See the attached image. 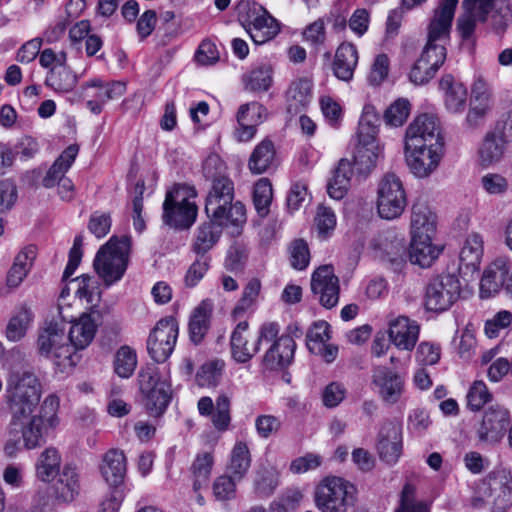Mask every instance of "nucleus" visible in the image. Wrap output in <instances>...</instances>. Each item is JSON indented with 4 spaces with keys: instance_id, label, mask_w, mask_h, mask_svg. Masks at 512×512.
<instances>
[{
    "instance_id": "f257e3e1",
    "label": "nucleus",
    "mask_w": 512,
    "mask_h": 512,
    "mask_svg": "<svg viewBox=\"0 0 512 512\" xmlns=\"http://www.w3.org/2000/svg\"><path fill=\"white\" fill-rule=\"evenodd\" d=\"M42 396V384L31 371L16 372L9 376L2 398V412L9 418L10 433L22 432L24 445L33 449L44 442L47 429L57 424L59 399L48 395L34 414Z\"/></svg>"
},
{
    "instance_id": "f03ea898",
    "label": "nucleus",
    "mask_w": 512,
    "mask_h": 512,
    "mask_svg": "<svg viewBox=\"0 0 512 512\" xmlns=\"http://www.w3.org/2000/svg\"><path fill=\"white\" fill-rule=\"evenodd\" d=\"M459 0H443L428 26L427 43L420 56L421 64H430L438 70L446 59L445 40L449 37L452 20Z\"/></svg>"
},
{
    "instance_id": "7ed1b4c3",
    "label": "nucleus",
    "mask_w": 512,
    "mask_h": 512,
    "mask_svg": "<svg viewBox=\"0 0 512 512\" xmlns=\"http://www.w3.org/2000/svg\"><path fill=\"white\" fill-rule=\"evenodd\" d=\"M234 200V183L229 177H221L211 182L205 202L208 218L230 221L234 226L246 222V209L242 202Z\"/></svg>"
},
{
    "instance_id": "20e7f679",
    "label": "nucleus",
    "mask_w": 512,
    "mask_h": 512,
    "mask_svg": "<svg viewBox=\"0 0 512 512\" xmlns=\"http://www.w3.org/2000/svg\"><path fill=\"white\" fill-rule=\"evenodd\" d=\"M131 238L127 235L112 236L100 247L93 267L106 286L118 282L124 275L130 258Z\"/></svg>"
},
{
    "instance_id": "39448f33",
    "label": "nucleus",
    "mask_w": 512,
    "mask_h": 512,
    "mask_svg": "<svg viewBox=\"0 0 512 512\" xmlns=\"http://www.w3.org/2000/svg\"><path fill=\"white\" fill-rule=\"evenodd\" d=\"M67 341L64 325L52 321L39 330L37 350L41 356L52 360L61 371H65L76 366L80 359Z\"/></svg>"
},
{
    "instance_id": "423d86ee",
    "label": "nucleus",
    "mask_w": 512,
    "mask_h": 512,
    "mask_svg": "<svg viewBox=\"0 0 512 512\" xmlns=\"http://www.w3.org/2000/svg\"><path fill=\"white\" fill-rule=\"evenodd\" d=\"M314 500L321 512H348L357 502V488L344 478L329 476L317 485Z\"/></svg>"
},
{
    "instance_id": "0eeeda50",
    "label": "nucleus",
    "mask_w": 512,
    "mask_h": 512,
    "mask_svg": "<svg viewBox=\"0 0 512 512\" xmlns=\"http://www.w3.org/2000/svg\"><path fill=\"white\" fill-rule=\"evenodd\" d=\"M138 378L145 410L151 417L162 416L171 401L170 384L162 379L158 368L154 365L142 368Z\"/></svg>"
},
{
    "instance_id": "6e6552de",
    "label": "nucleus",
    "mask_w": 512,
    "mask_h": 512,
    "mask_svg": "<svg viewBox=\"0 0 512 512\" xmlns=\"http://www.w3.org/2000/svg\"><path fill=\"white\" fill-rule=\"evenodd\" d=\"M238 10L243 27L256 45H262L278 34L279 26L276 19L261 5L241 1Z\"/></svg>"
},
{
    "instance_id": "1a4fd4ad",
    "label": "nucleus",
    "mask_w": 512,
    "mask_h": 512,
    "mask_svg": "<svg viewBox=\"0 0 512 512\" xmlns=\"http://www.w3.org/2000/svg\"><path fill=\"white\" fill-rule=\"evenodd\" d=\"M460 293L461 284L457 275H436L425 287L424 307L436 313L447 311L458 301Z\"/></svg>"
},
{
    "instance_id": "9d476101",
    "label": "nucleus",
    "mask_w": 512,
    "mask_h": 512,
    "mask_svg": "<svg viewBox=\"0 0 512 512\" xmlns=\"http://www.w3.org/2000/svg\"><path fill=\"white\" fill-rule=\"evenodd\" d=\"M407 205L406 192L400 178L386 173L380 180L377 191V210L383 219L393 220L402 215Z\"/></svg>"
},
{
    "instance_id": "9b49d317",
    "label": "nucleus",
    "mask_w": 512,
    "mask_h": 512,
    "mask_svg": "<svg viewBox=\"0 0 512 512\" xmlns=\"http://www.w3.org/2000/svg\"><path fill=\"white\" fill-rule=\"evenodd\" d=\"M248 327L249 324L247 321L239 322L230 337L232 356L239 363L248 362L259 351V346L263 341H272L279 333V326L277 323H265L259 330V335L255 344L249 347L247 345V337L245 336Z\"/></svg>"
},
{
    "instance_id": "f8f14e48",
    "label": "nucleus",
    "mask_w": 512,
    "mask_h": 512,
    "mask_svg": "<svg viewBox=\"0 0 512 512\" xmlns=\"http://www.w3.org/2000/svg\"><path fill=\"white\" fill-rule=\"evenodd\" d=\"M178 337V323L173 317L159 320L147 339V350L157 363L164 362L172 354Z\"/></svg>"
},
{
    "instance_id": "ddd939ff",
    "label": "nucleus",
    "mask_w": 512,
    "mask_h": 512,
    "mask_svg": "<svg viewBox=\"0 0 512 512\" xmlns=\"http://www.w3.org/2000/svg\"><path fill=\"white\" fill-rule=\"evenodd\" d=\"M480 491L491 494V511L506 512L512 507V474L504 468L491 471L480 481Z\"/></svg>"
},
{
    "instance_id": "4468645a",
    "label": "nucleus",
    "mask_w": 512,
    "mask_h": 512,
    "mask_svg": "<svg viewBox=\"0 0 512 512\" xmlns=\"http://www.w3.org/2000/svg\"><path fill=\"white\" fill-rule=\"evenodd\" d=\"M198 208L194 202L181 195L180 189L169 191L163 203V221L177 228H189L196 220Z\"/></svg>"
},
{
    "instance_id": "2eb2a0df",
    "label": "nucleus",
    "mask_w": 512,
    "mask_h": 512,
    "mask_svg": "<svg viewBox=\"0 0 512 512\" xmlns=\"http://www.w3.org/2000/svg\"><path fill=\"white\" fill-rule=\"evenodd\" d=\"M495 0H463V13L457 19V31L462 43L471 48L475 40L477 23H486Z\"/></svg>"
},
{
    "instance_id": "dca6fc26",
    "label": "nucleus",
    "mask_w": 512,
    "mask_h": 512,
    "mask_svg": "<svg viewBox=\"0 0 512 512\" xmlns=\"http://www.w3.org/2000/svg\"><path fill=\"white\" fill-rule=\"evenodd\" d=\"M311 291L323 307L331 309L337 305L340 286L332 265H322L313 272Z\"/></svg>"
},
{
    "instance_id": "f3484780",
    "label": "nucleus",
    "mask_w": 512,
    "mask_h": 512,
    "mask_svg": "<svg viewBox=\"0 0 512 512\" xmlns=\"http://www.w3.org/2000/svg\"><path fill=\"white\" fill-rule=\"evenodd\" d=\"M443 145L410 147L405 143L406 162L410 171L419 178L429 176L439 165Z\"/></svg>"
},
{
    "instance_id": "a211bd4d",
    "label": "nucleus",
    "mask_w": 512,
    "mask_h": 512,
    "mask_svg": "<svg viewBox=\"0 0 512 512\" xmlns=\"http://www.w3.org/2000/svg\"><path fill=\"white\" fill-rule=\"evenodd\" d=\"M402 426L399 422L385 421L378 432L376 450L381 461L394 465L402 454Z\"/></svg>"
},
{
    "instance_id": "6ab92c4d",
    "label": "nucleus",
    "mask_w": 512,
    "mask_h": 512,
    "mask_svg": "<svg viewBox=\"0 0 512 512\" xmlns=\"http://www.w3.org/2000/svg\"><path fill=\"white\" fill-rule=\"evenodd\" d=\"M405 143L413 148L418 144L430 147L443 145L437 118L429 114L418 116L406 130Z\"/></svg>"
},
{
    "instance_id": "aec40b11",
    "label": "nucleus",
    "mask_w": 512,
    "mask_h": 512,
    "mask_svg": "<svg viewBox=\"0 0 512 512\" xmlns=\"http://www.w3.org/2000/svg\"><path fill=\"white\" fill-rule=\"evenodd\" d=\"M512 264L507 257L496 258L483 272L480 281L481 298H489L506 290Z\"/></svg>"
},
{
    "instance_id": "412c9836",
    "label": "nucleus",
    "mask_w": 512,
    "mask_h": 512,
    "mask_svg": "<svg viewBox=\"0 0 512 512\" xmlns=\"http://www.w3.org/2000/svg\"><path fill=\"white\" fill-rule=\"evenodd\" d=\"M372 385L382 401L388 405L397 403L404 391V379L385 366L373 370Z\"/></svg>"
},
{
    "instance_id": "4be33fe9",
    "label": "nucleus",
    "mask_w": 512,
    "mask_h": 512,
    "mask_svg": "<svg viewBox=\"0 0 512 512\" xmlns=\"http://www.w3.org/2000/svg\"><path fill=\"white\" fill-rule=\"evenodd\" d=\"M52 484L55 499L61 503L73 502L82 489L79 469L72 463L65 464Z\"/></svg>"
},
{
    "instance_id": "5701e85b",
    "label": "nucleus",
    "mask_w": 512,
    "mask_h": 512,
    "mask_svg": "<svg viewBox=\"0 0 512 512\" xmlns=\"http://www.w3.org/2000/svg\"><path fill=\"white\" fill-rule=\"evenodd\" d=\"M99 319V312L92 310L90 313H83L75 322L70 320L72 325L69 329L67 340L70 342L69 345L75 353L78 350L87 348L93 341Z\"/></svg>"
},
{
    "instance_id": "b1692460",
    "label": "nucleus",
    "mask_w": 512,
    "mask_h": 512,
    "mask_svg": "<svg viewBox=\"0 0 512 512\" xmlns=\"http://www.w3.org/2000/svg\"><path fill=\"white\" fill-rule=\"evenodd\" d=\"M510 423V416L507 409L501 406L489 407L483 415L478 435L481 441L496 442L506 431Z\"/></svg>"
},
{
    "instance_id": "393cba45",
    "label": "nucleus",
    "mask_w": 512,
    "mask_h": 512,
    "mask_svg": "<svg viewBox=\"0 0 512 512\" xmlns=\"http://www.w3.org/2000/svg\"><path fill=\"white\" fill-rule=\"evenodd\" d=\"M419 331L417 322L406 316H397L389 321L388 336L398 349L413 350L419 337Z\"/></svg>"
},
{
    "instance_id": "a878e982",
    "label": "nucleus",
    "mask_w": 512,
    "mask_h": 512,
    "mask_svg": "<svg viewBox=\"0 0 512 512\" xmlns=\"http://www.w3.org/2000/svg\"><path fill=\"white\" fill-rule=\"evenodd\" d=\"M263 357V364L269 370H278L289 366L294 358L296 343L290 335H278L272 341Z\"/></svg>"
},
{
    "instance_id": "bb28decb",
    "label": "nucleus",
    "mask_w": 512,
    "mask_h": 512,
    "mask_svg": "<svg viewBox=\"0 0 512 512\" xmlns=\"http://www.w3.org/2000/svg\"><path fill=\"white\" fill-rule=\"evenodd\" d=\"M266 117V109L259 102H250L242 104L237 112L238 128L236 130V137L239 141L251 140L255 133L256 127Z\"/></svg>"
},
{
    "instance_id": "cd10ccee",
    "label": "nucleus",
    "mask_w": 512,
    "mask_h": 512,
    "mask_svg": "<svg viewBox=\"0 0 512 512\" xmlns=\"http://www.w3.org/2000/svg\"><path fill=\"white\" fill-rule=\"evenodd\" d=\"M230 221H218L209 218V221L201 224L195 231L191 243V251L196 255L208 256L207 253L218 243L223 227Z\"/></svg>"
},
{
    "instance_id": "c85d7f7f",
    "label": "nucleus",
    "mask_w": 512,
    "mask_h": 512,
    "mask_svg": "<svg viewBox=\"0 0 512 512\" xmlns=\"http://www.w3.org/2000/svg\"><path fill=\"white\" fill-rule=\"evenodd\" d=\"M506 143L505 132L499 127L487 132L479 148L481 163L488 166L499 162L504 156Z\"/></svg>"
},
{
    "instance_id": "c756f323",
    "label": "nucleus",
    "mask_w": 512,
    "mask_h": 512,
    "mask_svg": "<svg viewBox=\"0 0 512 512\" xmlns=\"http://www.w3.org/2000/svg\"><path fill=\"white\" fill-rule=\"evenodd\" d=\"M433 235L412 236L409 248L410 261L422 268L430 267L438 258L440 249L432 244Z\"/></svg>"
},
{
    "instance_id": "7c9ffc66",
    "label": "nucleus",
    "mask_w": 512,
    "mask_h": 512,
    "mask_svg": "<svg viewBox=\"0 0 512 512\" xmlns=\"http://www.w3.org/2000/svg\"><path fill=\"white\" fill-rule=\"evenodd\" d=\"M100 471L107 483L111 486L120 485L126 475V457L117 449L107 451L102 459Z\"/></svg>"
},
{
    "instance_id": "2f4dec72",
    "label": "nucleus",
    "mask_w": 512,
    "mask_h": 512,
    "mask_svg": "<svg viewBox=\"0 0 512 512\" xmlns=\"http://www.w3.org/2000/svg\"><path fill=\"white\" fill-rule=\"evenodd\" d=\"M439 86L444 92L445 107L451 113H460L465 109L467 90L465 86L456 81L450 74L442 76Z\"/></svg>"
},
{
    "instance_id": "473e14b6",
    "label": "nucleus",
    "mask_w": 512,
    "mask_h": 512,
    "mask_svg": "<svg viewBox=\"0 0 512 512\" xmlns=\"http://www.w3.org/2000/svg\"><path fill=\"white\" fill-rule=\"evenodd\" d=\"M357 63L358 52L356 47L351 43H341L336 50L333 62L334 75L342 81H350L353 78Z\"/></svg>"
},
{
    "instance_id": "72a5a7b5",
    "label": "nucleus",
    "mask_w": 512,
    "mask_h": 512,
    "mask_svg": "<svg viewBox=\"0 0 512 512\" xmlns=\"http://www.w3.org/2000/svg\"><path fill=\"white\" fill-rule=\"evenodd\" d=\"M436 231V215L429 206L422 201H417L412 206L411 234L433 235Z\"/></svg>"
},
{
    "instance_id": "f704fd0d",
    "label": "nucleus",
    "mask_w": 512,
    "mask_h": 512,
    "mask_svg": "<svg viewBox=\"0 0 512 512\" xmlns=\"http://www.w3.org/2000/svg\"><path fill=\"white\" fill-rule=\"evenodd\" d=\"M352 175V163L346 158L340 159L333 172L332 179L327 184L329 196L335 200L342 199L350 187Z\"/></svg>"
},
{
    "instance_id": "c9c22d12",
    "label": "nucleus",
    "mask_w": 512,
    "mask_h": 512,
    "mask_svg": "<svg viewBox=\"0 0 512 512\" xmlns=\"http://www.w3.org/2000/svg\"><path fill=\"white\" fill-rule=\"evenodd\" d=\"M287 111L296 114L306 108L312 98V84L307 79L293 81L287 92Z\"/></svg>"
},
{
    "instance_id": "e433bc0d",
    "label": "nucleus",
    "mask_w": 512,
    "mask_h": 512,
    "mask_svg": "<svg viewBox=\"0 0 512 512\" xmlns=\"http://www.w3.org/2000/svg\"><path fill=\"white\" fill-rule=\"evenodd\" d=\"M78 151L77 145H70L61 153L43 178L42 183L44 187L51 188L64 177V174L74 162Z\"/></svg>"
},
{
    "instance_id": "4c0bfd02",
    "label": "nucleus",
    "mask_w": 512,
    "mask_h": 512,
    "mask_svg": "<svg viewBox=\"0 0 512 512\" xmlns=\"http://www.w3.org/2000/svg\"><path fill=\"white\" fill-rule=\"evenodd\" d=\"M483 255V240L477 233L469 235L460 251V269L469 271L478 269Z\"/></svg>"
},
{
    "instance_id": "58836bf2",
    "label": "nucleus",
    "mask_w": 512,
    "mask_h": 512,
    "mask_svg": "<svg viewBox=\"0 0 512 512\" xmlns=\"http://www.w3.org/2000/svg\"><path fill=\"white\" fill-rule=\"evenodd\" d=\"M77 83V75L68 66H52L45 79L46 86L58 93L71 92Z\"/></svg>"
},
{
    "instance_id": "ea45409f",
    "label": "nucleus",
    "mask_w": 512,
    "mask_h": 512,
    "mask_svg": "<svg viewBox=\"0 0 512 512\" xmlns=\"http://www.w3.org/2000/svg\"><path fill=\"white\" fill-rule=\"evenodd\" d=\"M61 456L59 452L49 447L45 449L38 458L36 464V474L38 479L43 482H50L54 480L56 475L61 472Z\"/></svg>"
},
{
    "instance_id": "a19ab883",
    "label": "nucleus",
    "mask_w": 512,
    "mask_h": 512,
    "mask_svg": "<svg viewBox=\"0 0 512 512\" xmlns=\"http://www.w3.org/2000/svg\"><path fill=\"white\" fill-rule=\"evenodd\" d=\"M275 149L272 141L263 140L253 150L249 159V169L254 174L266 172L274 162Z\"/></svg>"
},
{
    "instance_id": "79ce46f5",
    "label": "nucleus",
    "mask_w": 512,
    "mask_h": 512,
    "mask_svg": "<svg viewBox=\"0 0 512 512\" xmlns=\"http://www.w3.org/2000/svg\"><path fill=\"white\" fill-rule=\"evenodd\" d=\"M279 484V472L272 466H264L257 470L253 485L258 498L270 497Z\"/></svg>"
},
{
    "instance_id": "37998d69",
    "label": "nucleus",
    "mask_w": 512,
    "mask_h": 512,
    "mask_svg": "<svg viewBox=\"0 0 512 512\" xmlns=\"http://www.w3.org/2000/svg\"><path fill=\"white\" fill-rule=\"evenodd\" d=\"M211 308L207 302H202L195 310L189 322L190 339L194 344L202 342L210 326Z\"/></svg>"
},
{
    "instance_id": "c03bdc74",
    "label": "nucleus",
    "mask_w": 512,
    "mask_h": 512,
    "mask_svg": "<svg viewBox=\"0 0 512 512\" xmlns=\"http://www.w3.org/2000/svg\"><path fill=\"white\" fill-rule=\"evenodd\" d=\"M33 314L31 310L22 306L9 320L5 335L11 342H18L25 337L26 332L32 322Z\"/></svg>"
},
{
    "instance_id": "a18cd8bd",
    "label": "nucleus",
    "mask_w": 512,
    "mask_h": 512,
    "mask_svg": "<svg viewBox=\"0 0 512 512\" xmlns=\"http://www.w3.org/2000/svg\"><path fill=\"white\" fill-rule=\"evenodd\" d=\"M378 145L357 144L353 154V164L357 172L367 175L376 166L379 156Z\"/></svg>"
},
{
    "instance_id": "49530a36",
    "label": "nucleus",
    "mask_w": 512,
    "mask_h": 512,
    "mask_svg": "<svg viewBox=\"0 0 512 512\" xmlns=\"http://www.w3.org/2000/svg\"><path fill=\"white\" fill-rule=\"evenodd\" d=\"M251 465L249 448L244 442H237L232 449L228 470L234 479L240 481L244 478Z\"/></svg>"
},
{
    "instance_id": "de8ad7c7",
    "label": "nucleus",
    "mask_w": 512,
    "mask_h": 512,
    "mask_svg": "<svg viewBox=\"0 0 512 512\" xmlns=\"http://www.w3.org/2000/svg\"><path fill=\"white\" fill-rule=\"evenodd\" d=\"M114 371L121 378H129L137 366V355L133 348L121 346L114 356Z\"/></svg>"
},
{
    "instance_id": "09e8293b",
    "label": "nucleus",
    "mask_w": 512,
    "mask_h": 512,
    "mask_svg": "<svg viewBox=\"0 0 512 512\" xmlns=\"http://www.w3.org/2000/svg\"><path fill=\"white\" fill-rule=\"evenodd\" d=\"M493 103V92L490 85L482 75H477L471 87L470 105L491 111Z\"/></svg>"
},
{
    "instance_id": "8fccbe9b",
    "label": "nucleus",
    "mask_w": 512,
    "mask_h": 512,
    "mask_svg": "<svg viewBox=\"0 0 512 512\" xmlns=\"http://www.w3.org/2000/svg\"><path fill=\"white\" fill-rule=\"evenodd\" d=\"M245 89L253 92L267 91L272 83V70L263 65L251 70L243 77Z\"/></svg>"
},
{
    "instance_id": "3c124183",
    "label": "nucleus",
    "mask_w": 512,
    "mask_h": 512,
    "mask_svg": "<svg viewBox=\"0 0 512 512\" xmlns=\"http://www.w3.org/2000/svg\"><path fill=\"white\" fill-rule=\"evenodd\" d=\"M224 361L215 359L204 363L196 374V382L201 387H214L222 377Z\"/></svg>"
},
{
    "instance_id": "603ef678",
    "label": "nucleus",
    "mask_w": 512,
    "mask_h": 512,
    "mask_svg": "<svg viewBox=\"0 0 512 512\" xmlns=\"http://www.w3.org/2000/svg\"><path fill=\"white\" fill-rule=\"evenodd\" d=\"M273 198V190L270 181L262 178L257 181L253 191V203L260 217H266L269 214V207Z\"/></svg>"
},
{
    "instance_id": "864d4df0",
    "label": "nucleus",
    "mask_w": 512,
    "mask_h": 512,
    "mask_svg": "<svg viewBox=\"0 0 512 512\" xmlns=\"http://www.w3.org/2000/svg\"><path fill=\"white\" fill-rule=\"evenodd\" d=\"M330 338V325L325 321H318L307 332L306 346L311 353H318Z\"/></svg>"
},
{
    "instance_id": "5fc2aeb1",
    "label": "nucleus",
    "mask_w": 512,
    "mask_h": 512,
    "mask_svg": "<svg viewBox=\"0 0 512 512\" xmlns=\"http://www.w3.org/2000/svg\"><path fill=\"white\" fill-rule=\"evenodd\" d=\"M395 512H430V509L424 501L416 499L415 486L406 483L401 491L399 506Z\"/></svg>"
},
{
    "instance_id": "6e6d98bb",
    "label": "nucleus",
    "mask_w": 512,
    "mask_h": 512,
    "mask_svg": "<svg viewBox=\"0 0 512 512\" xmlns=\"http://www.w3.org/2000/svg\"><path fill=\"white\" fill-rule=\"evenodd\" d=\"M196 256V259L188 267L184 276V285L187 288L195 287L210 269L211 256Z\"/></svg>"
},
{
    "instance_id": "4d7b16f0",
    "label": "nucleus",
    "mask_w": 512,
    "mask_h": 512,
    "mask_svg": "<svg viewBox=\"0 0 512 512\" xmlns=\"http://www.w3.org/2000/svg\"><path fill=\"white\" fill-rule=\"evenodd\" d=\"M230 403V398L225 394L219 395L216 399V405L211 414V420L214 427L219 431H225L230 424Z\"/></svg>"
},
{
    "instance_id": "13d9d810",
    "label": "nucleus",
    "mask_w": 512,
    "mask_h": 512,
    "mask_svg": "<svg viewBox=\"0 0 512 512\" xmlns=\"http://www.w3.org/2000/svg\"><path fill=\"white\" fill-rule=\"evenodd\" d=\"M410 113V103L406 99H398L385 111L384 120L392 126H401Z\"/></svg>"
},
{
    "instance_id": "bf43d9fd",
    "label": "nucleus",
    "mask_w": 512,
    "mask_h": 512,
    "mask_svg": "<svg viewBox=\"0 0 512 512\" xmlns=\"http://www.w3.org/2000/svg\"><path fill=\"white\" fill-rule=\"evenodd\" d=\"M383 258L391 264L398 266L404 261L406 255V244L404 239L393 236L389 243H381Z\"/></svg>"
},
{
    "instance_id": "052dcab7",
    "label": "nucleus",
    "mask_w": 512,
    "mask_h": 512,
    "mask_svg": "<svg viewBox=\"0 0 512 512\" xmlns=\"http://www.w3.org/2000/svg\"><path fill=\"white\" fill-rule=\"evenodd\" d=\"M491 397L486 384L483 381H475L467 394V406L473 411H478L491 400Z\"/></svg>"
},
{
    "instance_id": "680f3d73",
    "label": "nucleus",
    "mask_w": 512,
    "mask_h": 512,
    "mask_svg": "<svg viewBox=\"0 0 512 512\" xmlns=\"http://www.w3.org/2000/svg\"><path fill=\"white\" fill-rule=\"evenodd\" d=\"M494 6L495 3L493 4L492 10L489 12L492 13L490 18L491 28L496 34H503L512 21V11L509 4L499 5L495 9ZM489 15L490 14H488V16ZM487 19H489V17ZM487 21L488 20H486V22Z\"/></svg>"
},
{
    "instance_id": "e2e57ef3",
    "label": "nucleus",
    "mask_w": 512,
    "mask_h": 512,
    "mask_svg": "<svg viewBox=\"0 0 512 512\" xmlns=\"http://www.w3.org/2000/svg\"><path fill=\"white\" fill-rule=\"evenodd\" d=\"M481 185L486 193L494 196L504 195L510 188L508 179L499 173L485 174L481 178Z\"/></svg>"
},
{
    "instance_id": "0e129e2a",
    "label": "nucleus",
    "mask_w": 512,
    "mask_h": 512,
    "mask_svg": "<svg viewBox=\"0 0 512 512\" xmlns=\"http://www.w3.org/2000/svg\"><path fill=\"white\" fill-rule=\"evenodd\" d=\"M236 479L233 475H222L215 479L213 483V494L219 501H228L235 497Z\"/></svg>"
},
{
    "instance_id": "69168bd1",
    "label": "nucleus",
    "mask_w": 512,
    "mask_h": 512,
    "mask_svg": "<svg viewBox=\"0 0 512 512\" xmlns=\"http://www.w3.org/2000/svg\"><path fill=\"white\" fill-rule=\"evenodd\" d=\"M310 261L308 244L303 239L293 241L290 248V263L294 269L304 270Z\"/></svg>"
},
{
    "instance_id": "338daca9",
    "label": "nucleus",
    "mask_w": 512,
    "mask_h": 512,
    "mask_svg": "<svg viewBox=\"0 0 512 512\" xmlns=\"http://www.w3.org/2000/svg\"><path fill=\"white\" fill-rule=\"evenodd\" d=\"M512 323V313L508 310L497 312L493 318L488 319L485 323V334L489 338L499 336L501 330L508 328Z\"/></svg>"
},
{
    "instance_id": "774afa93",
    "label": "nucleus",
    "mask_w": 512,
    "mask_h": 512,
    "mask_svg": "<svg viewBox=\"0 0 512 512\" xmlns=\"http://www.w3.org/2000/svg\"><path fill=\"white\" fill-rule=\"evenodd\" d=\"M261 289L260 280L257 278H252L246 284L241 299L239 300L238 305L234 309V313H238L239 311L243 312L252 305L255 304L257 298L259 296Z\"/></svg>"
}]
</instances>
